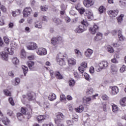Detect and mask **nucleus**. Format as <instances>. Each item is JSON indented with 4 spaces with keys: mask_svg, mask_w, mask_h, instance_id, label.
I'll return each instance as SVG.
<instances>
[{
    "mask_svg": "<svg viewBox=\"0 0 126 126\" xmlns=\"http://www.w3.org/2000/svg\"><path fill=\"white\" fill-rule=\"evenodd\" d=\"M4 51L0 52V56L2 60L7 61H8V53L9 55H13L14 51L12 49H9L7 47L4 48Z\"/></svg>",
    "mask_w": 126,
    "mask_h": 126,
    "instance_id": "obj_1",
    "label": "nucleus"
},
{
    "mask_svg": "<svg viewBox=\"0 0 126 126\" xmlns=\"http://www.w3.org/2000/svg\"><path fill=\"white\" fill-rule=\"evenodd\" d=\"M109 63L107 61L101 62L95 68L96 71L97 72H100L102 69H105L106 67H108Z\"/></svg>",
    "mask_w": 126,
    "mask_h": 126,
    "instance_id": "obj_2",
    "label": "nucleus"
},
{
    "mask_svg": "<svg viewBox=\"0 0 126 126\" xmlns=\"http://www.w3.org/2000/svg\"><path fill=\"white\" fill-rule=\"evenodd\" d=\"M32 12V9L30 7H27L25 8L23 11V15L24 17H28L30 14H31V12Z\"/></svg>",
    "mask_w": 126,
    "mask_h": 126,
    "instance_id": "obj_3",
    "label": "nucleus"
},
{
    "mask_svg": "<svg viewBox=\"0 0 126 126\" xmlns=\"http://www.w3.org/2000/svg\"><path fill=\"white\" fill-rule=\"evenodd\" d=\"M37 54L39 56H46L47 55V49L44 48H39L36 51Z\"/></svg>",
    "mask_w": 126,
    "mask_h": 126,
    "instance_id": "obj_4",
    "label": "nucleus"
},
{
    "mask_svg": "<svg viewBox=\"0 0 126 126\" xmlns=\"http://www.w3.org/2000/svg\"><path fill=\"white\" fill-rule=\"evenodd\" d=\"M85 30H86L85 26L83 25H80L75 30V32L76 33H82V32H84Z\"/></svg>",
    "mask_w": 126,
    "mask_h": 126,
    "instance_id": "obj_5",
    "label": "nucleus"
},
{
    "mask_svg": "<svg viewBox=\"0 0 126 126\" xmlns=\"http://www.w3.org/2000/svg\"><path fill=\"white\" fill-rule=\"evenodd\" d=\"M61 41H63V37L59 36L58 37H53L51 39V43L52 45H57L59 43V42H61Z\"/></svg>",
    "mask_w": 126,
    "mask_h": 126,
    "instance_id": "obj_6",
    "label": "nucleus"
},
{
    "mask_svg": "<svg viewBox=\"0 0 126 126\" xmlns=\"http://www.w3.org/2000/svg\"><path fill=\"white\" fill-rule=\"evenodd\" d=\"M108 15L110 17H116L119 13L118 10H110L108 11Z\"/></svg>",
    "mask_w": 126,
    "mask_h": 126,
    "instance_id": "obj_7",
    "label": "nucleus"
},
{
    "mask_svg": "<svg viewBox=\"0 0 126 126\" xmlns=\"http://www.w3.org/2000/svg\"><path fill=\"white\" fill-rule=\"evenodd\" d=\"M84 5L86 7H90L94 4V0H87L83 2Z\"/></svg>",
    "mask_w": 126,
    "mask_h": 126,
    "instance_id": "obj_8",
    "label": "nucleus"
},
{
    "mask_svg": "<svg viewBox=\"0 0 126 126\" xmlns=\"http://www.w3.org/2000/svg\"><path fill=\"white\" fill-rule=\"evenodd\" d=\"M37 48H38L37 44L35 43L34 42H30L29 45L27 46V48L28 50H36Z\"/></svg>",
    "mask_w": 126,
    "mask_h": 126,
    "instance_id": "obj_9",
    "label": "nucleus"
},
{
    "mask_svg": "<svg viewBox=\"0 0 126 126\" xmlns=\"http://www.w3.org/2000/svg\"><path fill=\"white\" fill-rule=\"evenodd\" d=\"M111 95H117L119 93V88L117 86H113L111 87Z\"/></svg>",
    "mask_w": 126,
    "mask_h": 126,
    "instance_id": "obj_10",
    "label": "nucleus"
},
{
    "mask_svg": "<svg viewBox=\"0 0 126 126\" xmlns=\"http://www.w3.org/2000/svg\"><path fill=\"white\" fill-rule=\"evenodd\" d=\"M98 29L99 28L98 27V26H97L96 24H94L93 28H90V31L91 32L92 34H95V33L98 31Z\"/></svg>",
    "mask_w": 126,
    "mask_h": 126,
    "instance_id": "obj_11",
    "label": "nucleus"
},
{
    "mask_svg": "<svg viewBox=\"0 0 126 126\" xmlns=\"http://www.w3.org/2000/svg\"><path fill=\"white\" fill-rule=\"evenodd\" d=\"M93 54V50L91 49H88L85 52V56L87 58H90Z\"/></svg>",
    "mask_w": 126,
    "mask_h": 126,
    "instance_id": "obj_12",
    "label": "nucleus"
},
{
    "mask_svg": "<svg viewBox=\"0 0 126 126\" xmlns=\"http://www.w3.org/2000/svg\"><path fill=\"white\" fill-rule=\"evenodd\" d=\"M86 14L88 19L90 20L93 18V12L91 10H88L86 11Z\"/></svg>",
    "mask_w": 126,
    "mask_h": 126,
    "instance_id": "obj_13",
    "label": "nucleus"
},
{
    "mask_svg": "<svg viewBox=\"0 0 126 126\" xmlns=\"http://www.w3.org/2000/svg\"><path fill=\"white\" fill-rule=\"evenodd\" d=\"M68 64L69 66L75 65L76 64V60L73 58L69 59L67 60Z\"/></svg>",
    "mask_w": 126,
    "mask_h": 126,
    "instance_id": "obj_14",
    "label": "nucleus"
},
{
    "mask_svg": "<svg viewBox=\"0 0 126 126\" xmlns=\"http://www.w3.org/2000/svg\"><path fill=\"white\" fill-rule=\"evenodd\" d=\"M57 119H56L55 121H59V122H63V120L64 118V116L63 115V113H59L57 115Z\"/></svg>",
    "mask_w": 126,
    "mask_h": 126,
    "instance_id": "obj_15",
    "label": "nucleus"
},
{
    "mask_svg": "<svg viewBox=\"0 0 126 126\" xmlns=\"http://www.w3.org/2000/svg\"><path fill=\"white\" fill-rule=\"evenodd\" d=\"M27 64H28L29 69L31 70H32V69H34V65H35V63H34V62L28 61L27 63Z\"/></svg>",
    "mask_w": 126,
    "mask_h": 126,
    "instance_id": "obj_16",
    "label": "nucleus"
},
{
    "mask_svg": "<svg viewBox=\"0 0 126 126\" xmlns=\"http://www.w3.org/2000/svg\"><path fill=\"white\" fill-rule=\"evenodd\" d=\"M57 61L60 65H64L65 64V62H64L63 59L57 57Z\"/></svg>",
    "mask_w": 126,
    "mask_h": 126,
    "instance_id": "obj_17",
    "label": "nucleus"
},
{
    "mask_svg": "<svg viewBox=\"0 0 126 126\" xmlns=\"http://www.w3.org/2000/svg\"><path fill=\"white\" fill-rule=\"evenodd\" d=\"M55 77H56V78H57L58 79H63V75H62V74H61V73L59 71H55Z\"/></svg>",
    "mask_w": 126,
    "mask_h": 126,
    "instance_id": "obj_18",
    "label": "nucleus"
},
{
    "mask_svg": "<svg viewBox=\"0 0 126 126\" xmlns=\"http://www.w3.org/2000/svg\"><path fill=\"white\" fill-rule=\"evenodd\" d=\"M84 110V107L82 105L79 106L77 108H75V111L77 112V113H82Z\"/></svg>",
    "mask_w": 126,
    "mask_h": 126,
    "instance_id": "obj_19",
    "label": "nucleus"
},
{
    "mask_svg": "<svg viewBox=\"0 0 126 126\" xmlns=\"http://www.w3.org/2000/svg\"><path fill=\"white\" fill-rule=\"evenodd\" d=\"M53 21L56 24V25H60V24L62 23V20L58 18H53Z\"/></svg>",
    "mask_w": 126,
    "mask_h": 126,
    "instance_id": "obj_20",
    "label": "nucleus"
},
{
    "mask_svg": "<svg viewBox=\"0 0 126 126\" xmlns=\"http://www.w3.org/2000/svg\"><path fill=\"white\" fill-rule=\"evenodd\" d=\"M56 96L55 94H50L48 96V99L50 101H54V100H56Z\"/></svg>",
    "mask_w": 126,
    "mask_h": 126,
    "instance_id": "obj_21",
    "label": "nucleus"
},
{
    "mask_svg": "<svg viewBox=\"0 0 126 126\" xmlns=\"http://www.w3.org/2000/svg\"><path fill=\"white\" fill-rule=\"evenodd\" d=\"M120 104L122 107L126 106V98H123L120 100Z\"/></svg>",
    "mask_w": 126,
    "mask_h": 126,
    "instance_id": "obj_22",
    "label": "nucleus"
},
{
    "mask_svg": "<svg viewBox=\"0 0 126 126\" xmlns=\"http://www.w3.org/2000/svg\"><path fill=\"white\" fill-rule=\"evenodd\" d=\"M3 124L5 125V126H7V125H9L10 124V121L8 120V118L6 117H4V119L2 120Z\"/></svg>",
    "mask_w": 126,
    "mask_h": 126,
    "instance_id": "obj_23",
    "label": "nucleus"
},
{
    "mask_svg": "<svg viewBox=\"0 0 126 126\" xmlns=\"http://www.w3.org/2000/svg\"><path fill=\"white\" fill-rule=\"evenodd\" d=\"M34 95H35V93H34L33 92L28 93L27 94V96L28 97V99L30 100H33V98Z\"/></svg>",
    "mask_w": 126,
    "mask_h": 126,
    "instance_id": "obj_24",
    "label": "nucleus"
},
{
    "mask_svg": "<svg viewBox=\"0 0 126 126\" xmlns=\"http://www.w3.org/2000/svg\"><path fill=\"white\" fill-rule=\"evenodd\" d=\"M111 70L113 73L116 74L118 72V67L115 65H113L111 66Z\"/></svg>",
    "mask_w": 126,
    "mask_h": 126,
    "instance_id": "obj_25",
    "label": "nucleus"
},
{
    "mask_svg": "<svg viewBox=\"0 0 126 126\" xmlns=\"http://www.w3.org/2000/svg\"><path fill=\"white\" fill-rule=\"evenodd\" d=\"M102 36L103 34L100 32H98L96 34V35L94 38V40H95V41H99V40L102 38Z\"/></svg>",
    "mask_w": 126,
    "mask_h": 126,
    "instance_id": "obj_26",
    "label": "nucleus"
},
{
    "mask_svg": "<svg viewBox=\"0 0 126 126\" xmlns=\"http://www.w3.org/2000/svg\"><path fill=\"white\" fill-rule=\"evenodd\" d=\"M22 68L25 76H26V74L28 72V67L25 65H22Z\"/></svg>",
    "mask_w": 126,
    "mask_h": 126,
    "instance_id": "obj_27",
    "label": "nucleus"
},
{
    "mask_svg": "<svg viewBox=\"0 0 126 126\" xmlns=\"http://www.w3.org/2000/svg\"><path fill=\"white\" fill-rule=\"evenodd\" d=\"M93 92H94V90H93V88H89L87 89L86 94H87V95H91V94H93Z\"/></svg>",
    "mask_w": 126,
    "mask_h": 126,
    "instance_id": "obj_28",
    "label": "nucleus"
},
{
    "mask_svg": "<svg viewBox=\"0 0 126 126\" xmlns=\"http://www.w3.org/2000/svg\"><path fill=\"white\" fill-rule=\"evenodd\" d=\"M38 122H42L44 120H46V116L44 115H40L37 117Z\"/></svg>",
    "mask_w": 126,
    "mask_h": 126,
    "instance_id": "obj_29",
    "label": "nucleus"
},
{
    "mask_svg": "<svg viewBox=\"0 0 126 126\" xmlns=\"http://www.w3.org/2000/svg\"><path fill=\"white\" fill-rule=\"evenodd\" d=\"M42 22H37L35 23L34 25V27H35V28L41 29L43 27V26H42Z\"/></svg>",
    "mask_w": 126,
    "mask_h": 126,
    "instance_id": "obj_30",
    "label": "nucleus"
},
{
    "mask_svg": "<svg viewBox=\"0 0 126 126\" xmlns=\"http://www.w3.org/2000/svg\"><path fill=\"white\" fill-rule=\"evenodd\" d=\"M12 62L14 64H18L19 63V60L16 57L13 58Z\"/></svg>",
    "mask_w": 126,
    "mask_h": 126,
    "instance_id": "obj_31",
    "label": "nucleus"
},
{
    "mask_svg": "<svg viewBox=\"0 0 126 126\" xmlns=\"http://www.w3.org/2000/svg\"><path fill=\"white\" fill-rule=\"evenodd\" d=\"M10 47H11V49H9V50L12 49L13 51L14 49V48H17V44L15 43V42L13 41L10 43Z\"/></svg>",
    "mask_w": 126,
    "mask_h": 126,
    "instance_id": "obj_32",
    "label": "nucleus"
},
{
    "mask_svg": "<svg viewBox=\"0 0 126 126\" xmlns=\"http://www.w3.org/2000/svg\"><path fill=\"white\" fill-rule=\"evenodd\" d=\"M118 38H119L120 41H124V37L122 34V31H118Z\"/></svg>",
    "mask_w": 126,
    "mask_h": 126,
    "instance_id": "obj_33",
    "label": "nucleus"
},
{
    "mask_svg": "<svg viewBox=\"0 0 126 126\" xmlns=\"http://www.w3.org/2000/svg\"><path fill=\"white\" fill-rule=\"evenodd\" d=\"M26 57V52L24 49H22L21 52V58L24 59Z\"/></svg>",
    "mask_w": 126,
    "mask_h": 126,
    "instance_id": "obj_34",
    "label": "nucleus"
},
{
    "mask_svg": "<svg viewBox=\"0 0 126 126\" xmlns=\"http://www.w3.org/2000/svg\"><path fill=\"white\" fill-rule=\"evenodd\" d=\"M21 13V11H20V10H17V11L12 12V15L13 16L15 17V16H16L17 15H19V14H20Z\"/></svg>",
    "mask_w": 126,
    "mask_h": 126,
    "instance_id": "obj_35",
    "label": "nucleus"
},
{
    "mask_svg": "<svg viewBox=\"0 0 126 126\" xmlns=\"http://www.w3.org/2000/svg\"><path fill=\"white\" fill-rule=\"evenodd\" d=\"M83 101L84 103H86V104L88 103L89 102H90L91 101V97H84Z\"/></svg>",
    "mask_w": 126,
    "mask_h": 126,
    "instance_id": "obj_36",
    "label": "nucleus"
},
{
    "mask_svg": "<svg viewBox=\"0 0 126 126\" xmlns=\"http://www.w3.org/2000/svg\"><path fill=\"white\" fill-rule=\"evenodd\" d=\"M118 110H119V107L117 105L115 104H113L112 111L114 112V113H116V112H118Z\"/></svg>",
    "mask_w": 126,
    "mask_h": 126,
    "instance_id": "obj_37",
    "label": "nucleus"
},
{
    "mask_svg": "<svg viewBox=\"0 0 126 126\" xmlns=\"http://www.w3.org/2000/svg\"><path fill=\"white\" fill-rule=\"evenodd\" d=\"M123 17H124V15L121 14L119 17L117 18L118 22L119 24L122 23V21H123Z\"/></svg>",
    "mask_w": 126,
    "mask_h": 126,
    "instance_id": "obj_38",
    "label": "nucleus"
},
{
    "mask_svg": "<svg viewBox=\"0 0 126 126\" xmlns=\"http://www.w3.org/2000/svg\"><path fill=\"white\" fill-rule=\"evenodd\" d=\"M75 84V82L74 81V80L73 79H71L69 81V85L71 87H72L74 86V85Z\"/></svg>",
    "mask_w": 126,
    "mask_h": 126,
    "instance_id": "obj_39",
    "label": "nucleus"
},
{
    "mask_svg": "<svg viewBox=\"0 0 126 126\" xmlns=\"http://www.w3.org/2000/svg\"><path fill=\"white\" fill-rule=\"evenodd\" d=\"M107 49L109 53H114V48L112 46L110 45L108 46Z\"/></svg>",
    "mask_w": 126,
    "mask_h": 126,
    "instance_id": "obj_40",
    "label": "nucleus"
},
{
    "mask_svg": "<svg viewBox=\"0 0 126 126\" xmlns=\"http://www.w3.org/2000/svg\"><path fill=\"white\" fill-rule=\"evenodd\" d=\"M82 25H83L84 26H85V28L86 29V27L88 26V22H87V21L83 20V21L81 22Z\"/></svg>",
    "mask_w": 126,
    "mask_h": 126,
    "instance_id": "obj_41",
    "label": "nucleus"
},
{
    "mask_svg": "<svg viewBox=\"0 0 126 126\" xmlns=\"http://www.w3.org/2000/svg\"><path fill=\"white\" fill-rule=\"evenodd\" d=\"M49 72H50V76L52 79H54V78L56 77V75L55 74V72H54V71H53L52 70H50Z\"/></svg>",
    "mask_w": 126,
    "mask_h": 126,
    "instance_id": "obj_42",
    "label": "nucleus"
},
{
    "mask_svg": "<svg viewBox=\"0 0 126 126\" xmlns=\"http://www.w3.org/2000/svg\"><path fill=\"white\" fill-rule=\"evenodd\" d=\"M3 92L6 96H11V93L8 90H4Z\"/></svg>",
    "mask_w": 126,
    "mask_h": 126,
    "instance_id": "obj_43",
    "label": "nucleus"
},
{
    "mask_svg": "<svg viewBox=\"0 0 126 126\" xmlns=\"http://www.w3.org/2000/svg\"><path fill=\"white\" fill-rule=\"evenodd\" d=\"M60 100L61 102H63V101H65L66 100V97H65V95L64 94H62L60 96Z\"/></svg>",
    "mask_w": 126,
    "mask_h": 126,
    "instance_id": "obj_44",
    "label": "nucleus"
},
{
    "mask_svg": "<svg viewBox=\"0 0 126 126\" xmlns=\"http://www.w3.org/2000/svg\"><path fill=\"white\" fill-rule=\"evenodd\" d=\"M74 52L77 56H81V57H82V53H81V52H80L78 49H75Z\"/></svg>",
    "mask_w": 126,
    "mask_h": 126,
    "instance_id": "obj_45",
    "label": "nucleus"
},
{
    "mask_svg": "<svg viewBox=\"0 0 126 126\" xmlns=\"http://www.w3.org/2000/svg\"><path fill=\"white\" fill-rule=\"evenodd\" d=\"M40 8L42 11H47V10H48V7L47 5H45L44 6H41Z\"/></svg>",
    "mask_w": 126,
    "mask_h": 126,
    "instance_id": "obj_46",
    "label": "nucleus"
},
{
    "mask_svg": "<svg viewBox=\"0 0 126 126\" xmlns=\"http://www.w3.org/2000/svg\"><path fill=\"white\" fill-rule=\"evenodd\" d=\"M8 100L10 104H11L12 106H14V101L13 100V98H12V97H9Z\"/></svg>",
    "mask_w": 126,
    "mask_h": 126,
    "instance_id": "obj_47",
    "label": "nucleus"
},
{
    "mask_svg": "<svg viewBox=\"0 0 126 126\" xmlns=\"http://www.w3.org/2000/svg\"><path fill=\"white\" fill-rule=\"evenodd\" d=\"M8 75L10 76V77H14V72L13 71H10L8 72Z\"/></svg>",
    "mask_w": 126,
    "mask_h": 126,
    "instance_id": "obj_48",
    "label": "nucleus"
},
{
    "mask_svg": "<svg viewBox=\"0 0 126 126\" xmlns=\"http://www.w3.org/2000/svg\"><path fill=\"white\" fill-rule=\"evenodd\" d=\"M104 10H105V8L103 6H101L99 7L98 9V11L100 13H103L104 12Z\"/></svg>",
    "mask_w": 126,
    "mask_h": 126,
    "instance_id": "obj_49",
    "label": "nucleus"
},
{
    "mask_svg": "<svg viewBox=\"0 0 126 126\" xmlns=\"http://www.w3.org/2000/svg\"><path fill=\"white\" fill-rule=\"evenodd\" d=\"M17 117L19 121H21V119L23 118V115L21 113H18L17 114Z\"/></svg>",
    "mask_w": 126,
    "mask_h": 126,
    "instance_id": "obj_50",
    "label": "nucleus"
},
{
    "mask_svg": "<svg viewBox=\"0 0 126 126\" xmlns=\"http://www.w3.org/2000/svg\"><path fill=\"white\" fill-rule=\"evenodd\" d=\"M19 83H20V79L19 78H16L14 85H18Z\"/></svg>",
    "mask_w": 126,
    "mask_h": 126,
    "instance_id": "obj_51",
    "label": "nucleus"
},
{
    "mask_svg": "<svg viewBox=\"0 0 126 126\" xmlns=\"http://www.w3.org/2000/svg\"><path fill=\"white\" fill-rule=\"evenodd\" d=\"M84 77L85 79H86V80H88V81H89V80H90V76H89V75L88 74L85 73Z\"/></svg>",
    "mask_w": 126,
    "mask_h": 126,
    "instance_id": "obj_52",
    "label": "nucleus"
},
{
    "mask_svg": "<svg viewBox=\"0 0 126 126\" xmlns=\"http://www.w3.org/2000/svg\"><path fill=\"white\" fill-rule=\"evenodd\" d=\"M78 11L80 14H83L85 11V9H84L83 8H80Z\"/></svg>",
    "mask_w": 126,
    "mask_h": 126,
    "instance_id": "obj_53",
    "label": "nucleus"
},
{
    "mask_svg": "<svg viewBox=\"0 0 126 126\" xmlns=\"http://www.w3.org/2000/svg\"><path fill=\"white\" fill-rule=\"evenodd\" d=\"M78 70L81 73H82L83 72H84V68H83L82 66H80L78 67Z\"/></svg>",
    "mask_w": 126,
    "mask_h": 126,
    "instance_id": "obj_54",
    "label": "nucleus"
},
{
    "mask_svg": "<svg viewBox=\"0 0 126 126\" xmlns=\"http://www.w3.org/2000/svg\"><path fill=\"white\" fill-rule=\"evenodd\" d=\"M113 47H120L121 46V42L120 41H118L116 43L113 44Z\"/></svg>",
    "mask_w": 126,
    "mask_h": 126,
    "instance_id": "obj_55",
    "label": "nucleus"
},
{
    "mask_svg": "<svg viewBox=\"0 0 126 126\" xmlns=\"http://www.w3.org/2000/svg\"><path fill=\"white\" fill-rule=\"evenodd\" d=\"M4 41L6 44H8L9 43V39H8V38H7V36H4L3 37Z\"/></svg>",
    "mask_w": 126,
    "mask_h": 126,
    "instance_id": "obj_56",
    "label": "nucleus"
},
{
    "mask_svg": "<svg viewBox=\"0 0 126 126\" xmlns=\"http://www.w3.org/2000/svg\"><path fill=\"white\" fill-rule=\"evenodd\" d=\"M126 71V65H123L122 67L120 68L121 72H124Z\"/></svg>",
    "mask_w": 126,
    "mask_h": 126,
    "instance_id": "obj_57",
    "label": "nucleus"
},
{
    "mask_svg": "<svg viewBox=\"0 0 126 126\" xmlns=\"http://www.w3.org/2000/svg\"><path fill=\"white\" fill-rule=\"evenodd\" d=\"M102 100H108V99H109V97H108V95H106V94H103L102 95L101 97Z\"/></svg>",
    "mask_w": 126,
    "mask_h": 126,
    "instance_id": "obj_58",
    "label": "nucleus"
},
{
    "mask_svg": "<svg viewBox=\"0 0 126 126\" xmlns=\"http://www.w3.org/2000/svg\"><path fill=\"white\" fill-rule=\"evenodd\" d=\"M81 66H82V67H84V68H86L87 67V63L86 62H83L81 64Z\"/></svg>",
    "mask_w": 126,
    "mask_h": 126,
    "instance_id": "obj_59",
    "label": "nucleus"
},
{
    "mask_svg": "<svg viewBox=\"0 0 126 126\" xmlns=\"http://www.w3.org/2000/svg\"><path fill=\"white\" fill-rule=\"evenodd\" d=\"M94 67L91 66L90 67V72L91 73V74H93L94 73Z\"/></svg>",
    "mask_w": 126,
    "mask_h": 126,
    "instance_id": "obj_60",
    "label": "nucleus"
},
{
    "mask_svg": "<svg viewBox=\"0 0 126 126\" xmlns=\"http://www.w3.org/2000/svg\"><path fill=\"white\" fill-rule=\"evenodd\" d=\"M42 21H45V22H48V17H47L46 16H43L42 17Z\"/></svg>",
    "mask_w": 126,
    "mask_h": 126,
    "instance_id": "obj_61",
    "label": "nucleus"
},
{
    "mask_svg": "<svg viewBox=\"0 0 126 126\" xmlns=\"http://www.w3.org/2000/svg\"><path fill=\"white\" fill-rule=\"evenodd\" d=\"M74 76L76 78H80V76L78 74V73L77 72H74Z\"/></svg>",
    "mask_w": 126,
    "mask_h": 126,
    "instance_id": "obj_62",
    "label": "nucleus"
},
{
    "mask_svg": "<svg viewBox=\"0 0 126 126\" xmlns=\"http://www.w3.org/2000/svg\"><path fill=\"white\" fill-rule=\"evenodd\" d=\"M61 8L62 10H63V11H64V10L66 9V6H65V5L62 4L61 6Z\"/></svg>",
    "mask_w": 126,
    "mask_h": 126,
    "instance_id": "obj_63",
    "label": "nucleus"
},
{
    "mask_svg": "<svg viewBox=\"0 0 126 126\" xmlns=\"http://www.w3.org/2000/svg\"><path fill=\"white\" fill-rule=\"evenodd\" d=\"M70 15H76V12L73 10H71L69 12Z\"/></svg>",
    "mask_w": 126,
    "mask_h": 126,
    "instance_id": "obj_64",
    "label": "nucleus"
}]
</instances>
